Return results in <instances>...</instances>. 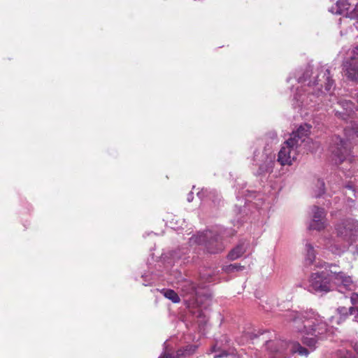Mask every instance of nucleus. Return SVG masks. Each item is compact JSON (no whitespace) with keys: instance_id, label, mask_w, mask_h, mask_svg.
<instances>
[{"instance_id":"9b49d317","label":"nucleus","mask_w":358,"mask_h":358,"mask_svg":"<svg viewBox=\"0 0 358 358\" xmlns=\"http://www.w3.org/2000/svg\"><path fill=\"white\" fill-rule=\"evenodd\" d=\"M254 161L259 166L258 174L271 173L274 167L275 154L271 148H265L259 159L258 155L255 152Z\"/></svg>"},{"instance_id":"dca6fc26","label":"nucleus","mask_w":358,"mask_h":358,"mask_svg":"<svg viewBox=\"0 0 358 358\" xmlns=\"http://www.w3.org/2000/svg\"><path fill=\"white\" fill-rule=\"evenodd\" d=\"M178 284V288L181 290L183 295L189 296V299H193L196 294V289L192 282L187 280L177 281Z\"/></svg>"},{"instance_id":"473e14b6","label":"nucleus","mask_w":358,"mask_h":358,"mask_svg":"<svg viewBox=\"0 0 358 358\" xmlns=\"http://www.w3.org/2000/svg\"><path fill=\"white\" fill-rule=\"evenodd\" d=\"M355 253H356L358 255V245L356 247V250L355 251Z\"/></svg>"},{"instance_id":"2f4dec72","label":"nucleus","mask_w":358,"mask_h":358,"mask_svg":"<svg viewBox=\"0 0 358 358\" xmlns=\"http://www.w3.org/2000/svg\"><path fill=\"white\" fill-rule=\"evenodd\" d=\"M346 188L349 189L350 190H351L352 192H354V190L352 189V186L350 185H348L346 186Z\"/></svg>"},{"instance_id":"9d476101","label":"nucleus","mask_w":358,"mask_h":358,"mask_svg":"<svg viewBox=\"0 0 358 358\" xmlns=\"http://www.w3.org/2000/svg\"><path fill=\"white\" fill-rule=\"evenodd\" d=\"M337 238L350 245L358 232V222L348 220L338 224L336 227Z\"/></svg>"},{"instance_id":"aec40b11","label":"nucleus","mask_w":358,"mask_h":358,"mask_svg":"<svg viewBox=\"0 0 358 358\" xmlns=\"http://www.w3.org/2000/svg\"><path fill=\"white\" fill-rule=\"evenodd\" d=\"M161 292L163 294V295L171 300L173 303H179L180 299L178 296V294L173 291V289H162Z\"/></svg>"},{"instance_id":"bb28decb","label":"nucleus","mask_w":358,"mask_h":358,"mask_svg":"<svg viewBox=\"0 0 358 358\" xmlns=\"http://www.w3.org/2000/svg\"><path fill=\"white\" fill-rule=\"evenodd\" d=\"M227 354L226 353V352H222L220 354H215L214 355V358H221V357H222L224 356H227Z\"/></svg>"},{"instance_id":"f8f14e48","label":"nucleus","mask_w":358,"mask_h":358,"mask_svg":"<svg viewBox=\"0 0 358 358\" xmlns=\"http://www.w3.org/2000/svg\"><path fill=\"white\" fill-rule=\"evenodd\" d=\"M312 220L309 224V229L320 231L327 226L326 213L324 208L314 206L311 210Z\"/></svg>"},{"instance_id":"ddd939ff","label":"nucleus","mask_w":358,"mask_h":358,"mask_svg":"<svg viewBox=\"0 0 358 358\" xmlns=\"http://www.w3.org/2000/svg\"><path fill=\"white\" fill-rule=\"evenodd\" d=\"M349 244L336 237V239H328L324 243L325 248L336 255H341L348 248Z\"/></svg>"},{"instance_id":"c756f323","label":"nucleus","mask_w":358,"mask_h":358,"mask_svg":"<svg viewBox=\"0 0 358 358\" xmlns=\"http://www.w3.org/2000/svg\"><path fill=\"white\" fill-rule=\"evenodd\" d=\"M159 358H173L170 355L164 354L159 357Z\"/></svg>"},{"instance_id":"6ab92c4d","label":"nucleus","mask_w":358,"mask_h":358,"mask_svg":"<svg viewBox=\"0 0 358 358\" xmlns=\"http://www.w3.org/2000/svg\"><path fill=\"white\" fill-rule=\"evenodd\" d=\"M246 248L243 243H241L232 249L228 254V258L230 260H235L241 257L245 252Z\"/></svg>"},{"instance_id":"b1692460","label":"nucleus","mask_w":358,"mask_h":358,"mask_svg":"<svg viewBox=\"0 0 358 358\" xmlns=\"http://www.w3.org/2000/svg\"><path fill=\"white\" fill-rule=\"evenodd\" d=\"M358 59V44L352 48L351 51L349 53V59L348 61H351L352 62H357L355 60Z\"/></svg>"},{"instance_id":"72a5a7b5","label":"nucleus","mask_w":358,"mask_h":358,"mask_svg":"<svg viewBox=\"0 0 358 358\" xmlns=\"http://www.w3.org/2000/svg\"><path fill=\"white\" fill-rule=\"evenodd\" d=\"M316 266H320V267H323V266H324V265H322V264H320V265H319V264H317Z\"/></svg>"},{"instance_id":"7ed1b4c3","label":"nucleus","mask_w":358,"mask_h":358,"mask_svg":"<svg viewBox=\"0 0 358 358\" xmlns=\"http://www.w3.org/2000/svg\"><path fill=\"white\" fill-rule=\"evenodd\" d=\"M311 74H315L313 76V79L310 80L308 83V87H313L314 92H312L311 94L308 95H301L299 97L296 96L298 101H301L302 106H308L309 104L308 99L310 96V101H313V98L319 97L322 94H323L322 88L324 86V89L327 92L330 91L331 87L334 86V82L330 77V73L329 69H324V67L321 66L317 68L315 72H313L312 70H307L302 77L299 78V83H305L307 79L310 78Z\"/></svg>"},{"instance_id":"39448f33","label":"nucleus","mask_w":358,"mask_h":358,"mask_svg":"<svg viewBox=\"0 0 358 358\" xmlns=\"http://www.w3.org/2000/svg\"><path fill=\"white\" fill-rule=\"evenodd\" d=\"M330 279L332 280L333 288L335 287L339 292H350V296L353 292H358V286L350 275L342 271L330 270Z\"/></svg>"},{"instance_id":"20e7f679","label":"nucleus","mask_w":358,"mask_h":358,"mask_svg":"<svg viewBox=\"0 0 358 358\" xmlns=\"http://www.w3.org/2000/svg\"><path fill=\"white\" fill-rule=\"evenodd\" d=\"M191 241L203 245L207 252L216 254L222 252L224 245L220 233L216 230H207L192 237Z\"/></svg>"},{"instance_id":"6e6552de","label":"nucleus","mask_w":358,"mask_h":358,"mask_svg":"<svg viewBox=\"0 0 358 358\" xmlns=\"http://www.w3.org/2000/svg\"><path fill=\"white\" fill-rule=\"evenodd\" d=\"M309 288L311 292H328L333 289L332 280L330 273L324 271L311 274L309 280Z\"/></svg>"},{"instance_id":"c9c22d12","label":"nucleus","mask_w":358,"mask_h":358,"mask_svg":"<svg viewBox=\"0 0 358 358\" xmlns=\"http://www.w3.org/2000/svg\"><path fill=\"white\" fill-rule=\"evenodd\" d=\"M357 354H358V351H357Z\"/></svg>"},{"instance_id":"412c9836","label":"nucleus","mask_w":358,"mask_h":358,"mask_svg":"<svg viewBox=\"0 0 358 358\" xmlns=\"http://www.w3.org/2000/svg\"><path fill=\"white\" fill-rule=\"evenodd\" d=\"M345 133L348 136L354 138V136H358V125L355 123L352 124L350 127H348L345 129Z\"/></svg>"},{"instance_id":"7c9ffc66","label":"nucleus","mask_w":358,"mask_h":358,"mask_svg":"<svg viewBox=\"0 0 358 358\" xmlns=\"http://www.w3.org/2000/svg\"><path fill=\"white\" fill-rule=\"evenodd\" d=\"M341 358H355V357L348 353L347 355H345V356L342 357Z\"/></svg>"},{"instance_id":"c85d7f7f","label":"nucleus","mask_w":358,"mask_h":358,"mask_svg":"<svg viewBox=\"0 0 358 358\" xmlns=\"http://www.w3.org/2000/svg\"><path fill=\"white\" fill-rule=\"evenodd\" d=\"M268 135H269L270 138H271V139H275L277 137V135L275 132H271V133L268 134Z\"/></svg>"},{"instance_id":"1a4fd4ad","label":"nucleus","mask_w":358,"mask_h":358,"mask_svg":"<svg viewBox=\"0 0 358 358\" xmlns=\"http://www.w3.org/2000/svg\"><path fill=\"white\" fill-rule=\"evenodd\" d=\"M332 160L336 164L344 162L350 156V150L347 143L339 136H334L329 147Z\"/></svg>"},{"instance_id":"2eb2a0df","label":"nucleus","mask_w":358,"mask_h":358,"mask_svg":"<svg viewBox=\"0 0 358 358\" xmlns=\"http://www.w3.org/2000/svg\"><path fill=\"white\" fill-rule=\"evenodd\" d=\"M343 70L348 78L358 80V62L345 60L343 64Z\"/></svg>"},{"instance_id":"f257e3e1","label":"nucleus","mask_w":358,"mask_h":358,"mask_svg":"<svg viewBox=\"0 0 358 358\" xmlns=\"http://www.w3.org/2000/svg\"><path fill=\"white\" fill-rule=\"evenodd\" d=\"M286 319L292 323V328L301 334L314 336L333 334L334 327L327 324L321 317L313 312L298 313L289 311Z\"/></svg>"},{"instance_id":"0eeeda50","label":"nucleus","mask_w":358,"mask_h":358,"mask_svg":"<svg viewBox=\"0 0 358 358\" xmlns=\"http://www.w3.org/2000/svg\"><path fill=\"white\" fill-rule=\"evenodd\" d=\"M266 345L267 348L269 349H271L274 346H278V348H275L273 350L278 355V358H285L287 357V350H289L292 353L297 352L300 355H308V350L296 342L280 341L275 343L274 341H268Z\"/></svg>"},{"instance_id":"f3484780","label":"nucleus","mask_w":358,"mask_h":358,"mask_svg":"<svg viewBox=\"0 0 358 358\" xmlns=\"http://www.w3.org/2000/svg\"><path fill=\"white\" fill-rule=\"evenodd\" d=\"M338 105L341 106L343 110H336V115L343 119H346L353 111V103L351 101L341 100L338 102Z\"/></svg>"},{"instance_id":"4be33fe9","label":"nucleus","mask_w":358,"mask_h":358,"mask_svg":"<svg viewBox=\"0 0 358 358\" xmlns=\"http://www.w3.org/2000/svg\"><path fill=\"white\" fill-rule=\"evenodd\" d=\"M315 337L316 336L309 338L308 336H305L304 335H303L301 339L305 345H308L310 348H315L317 342Z\"/></svg>"},{"instance_id":"5701e85b","label":"nucleus","mask_w":358,"mask_h":358,"mask_svg":"<svg viewBox=\"0 0 358 358\" xmlns=\"http://www.w3.org/2000/svg\"><path fill=\"white\" fill-rule=\"evenodd\" d=\"M243 268V266H241L240 264L235 263V264H231L228 266H226L224 267V271L227 273H232L236 271L242 270Z\"/></svg>"},{"instance_id":"4468645a","label":"nucleus","mask_w":358,"mask_h":358,"mask_svg":"<svg viewBox=\"0 0 358 358\" xmlns=\"http://www.w3.org/2000/svg\"><path fill=\"white\" fill-rule=\"evenodd\" d=\"M350 9V3L347 0H338L336 3V10L333 11L336 14L343 15L348 17H358V5L351 12H348Z\"/></svg>"},{"instance_id":"f03ea898","label":"nucleus","mask_w":358,"mask_h":358,"mask_svg":"<svg viewBox=\"0 0 358 358\" xmlns=\"http://www.w3.org/2000/svg\"><path fill=\"white\" fill-rule=\"evenodd\" d=\"M310 129V127L306 124L301 125L285 141L278 152V162L281 165H291L296 159L299 148L303 145L306 147L310 143L311 141L308 137Z\"/></svg>"},{"instance_id":"423d86ee","label":"nucleus","mask_w":358,"mask_h":358,"mask_svg":"<svg viewBox=\"0 0 358 358\" xmlns=\"http://www.w3.org/2000/svg\"><path fill=\"white\" fill-rule=\"evenodd\" d=\"M350 301L353 306L347 308L345 307H339L337 308L335 314L329 318V322L332 327L340 324L345 320L348 315H354L355 320L358 322V292H353L350 296Z\"/></svg>"},{"instance_id":"cd10ccee","label":"nucleus","mask_w":358,"mask_h":358,"mask_svg":"<svg viewBox=\"0 0 358 358\" xmlns=\"http://www.w3.org/2000/svg\"><path fill=\"white\" fill-rule=\"evenodd\" d=\"M194 199V196H193V193L192 192H190L188 195H187V201L189 202H191Z\"/></svg>"},{"instance_id":"f704fd0d","label":"nucleus","mask_w":358,"mask_h":358,"mask_svg":"<svg viewBox=\"0 0 358 358\" xmlns=\"http://www.w3.org/2000/svg\"><path fill=\"white\" fill-rule=\"evenodd\" d=\"M306 150H310V148H307Z\"/></svg>"},{"instance_id":"393cba45","label":"nucleus","mask_w":358,"mask_h":358,"mask_svg":"<svg viewBox=\"0 0 358 358\" xmlns=\"http://www.w3.org/2000/svg\"><path fill=\"white\" fill-rule=\"evenodd\" d=\"M316 185L318 190L315 192V196L319 197L324 193V182L322 180L318 179Z\"/></svg>"},{"instance_id":"a211bd4d","label":"nucleus","mask_w":358,"mask_h":358,"mask_svg":"<svg viewBox=\"0 0 358 358\" xmlns=\"http://www.w3.org/2000/svg\"><path fill=\"white\" fill-rule=\"evenodd\" d=\"M316 262V251L314 247L309 243L305 245L304 264L306 266L313 265Z\"/></svg>"},{"instance_id":"a878e982","label":"nucleus","mask_w":358,"mask_h":358,"mask_svg":"<svg viewBox=\"0 0 358 358\" xmlns=\"http://www.w3.org/2000/svg\"><path fill=\"white\" fill-rule=\"evenodd\" d=\"M196 349V347L195 346H191L189 347V348H186L183 352L180 353V351H178V353H177V355L178 356H180V355H184V356H186V355H191Z\"/></svg>"}]
</instances>
